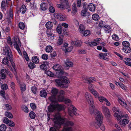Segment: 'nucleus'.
<instances>
[{
    "label": "nucleus",
    "instance_id": "obj_27",
    "mask_svg": "<svg viewBox=\"0 0 131 131\" xmlns=\"http://www.w3.org/2000/svg\"><path fill=\"white\" fill-rule=\"evenodd\" d=\"M32 61L34 63H37L39 62V59L37 56H35L32 58Z\"/></svg>",
    "mask_w": 131,
    "mask_h": 131
},
{
    "label": "nucleus",
    "instance_id": "obj_35",
    "mask_svg": "<svg viewBox=\"0 0 131 131\" xmlns=\"http://www.w3.org/2000/svg\"><path fill=\"white\" fill-rule=\"evenodd\" d=\"M26 11V8L25 6L24 5L22 6L20 9V12L22 14H24L25 13Z\"/></svg>",
    "mask_w": 131,
    "mask_h": 131
},
{
    "label": "nucleus",
    "instance_id": "obj_5",
    "mask_svg": "<svg viewBox=\"0 0 131 131\" xmlns=\"http://www.w3.org/2000/svg\"><path fill=\"white\" fill-rule=\"evenodd\" d=\"M59 78L61 80L57 79L55 81L58 86L61 88H67L68 84L69 82L68 79L66 76H63L62 75H58Z\"/></svg>",
    "mask_w": 131,
    "mask_h": 131
},
{
    "label": "nucleus",
    "instance_id": "obj_52",
    "mask_svg": "<svg viewBox=\"0 0 131 131\" xmlns=\"http://www.w3.org/2000/svg\"><path fill=\"white\" fill-rule=\"evenodd\" d=\"M42 58L45 60H47L48 59V55L46 54H44L41 56Z\"/></svg>",
    "mask_w": 131,
    "mask_h": 131
},
{
    "label": "nucleus",
    "instance_id": "obj_49",
    "mask_svg": "<svg viewBox=\"0 0 131 131\" xmlns=\"http://www.w3.org/2000/svg\"><path fill=\"white\" fill-rule=\"evenodd\" d=\"M19 27L20 29H23L25 27L24 23L22 22L19 23Z\"/></svg>",
    "mask_w": 131,
    "mask_h": 131
},
{
    "label": "nucleus",
    "instance_id": "obj_43",
    "mask_svg": "<svg viewBox=\"0 0 131 131\" xmlns=\"http://www.w3.org/2000/svg\"><path fill=\"white\" fill-rule=\"evenodd\" d=\"M79 29L80 31L82 33H83V32L85 30V28L84 26L82 24H80L79 26Z\"/></svg>",
    "mask_w": 131,
    "mask_h": 131
},
{
    "label": "nucleus",
    "instance_id": "obj_29",
    "mask_svg": "<svg viewBox=\"0 0 131 131\" xmlns=\"http://www.w3.org/2000/svg\"><path fill=\"white\" fill-rule=\"evenodd\" d=\"M30 9L33 10H35L37 9L36 4L34 2L33 3H30V5L29 6Z\"/></svg>",
    "mask_w": 131,
    "mask_h": 131
},
{
    "label": "nucleus",
    "instance_id": "obj_10",
    "mask_svg": "<svg viewBox=\"0 0 131 131\" xmlns=\"http://www.w3.org/2000/svg\"><path fill=\"white\" fill-rule=\"evenodd\" d=\"M15 40L14 42V47L16 49L19 54L21 55L22 53L19 47L21 46L20 42L18 39H17L16 41Z\"/></svg>",
    "mask_w": 131,
    "mask_h": 131
},
{
    "label": "nucleus",
    "instance_id": "obj_39",
    "mask_svg": "<svg viewBox=\"0 0 131 131\" xmlns=\"http://www.w3.org/2000/svg\"><path fill=\"white\" fill-rule=\"evenodd\" d=\"M92 19L95 21L98 20L99 19V17L98 15L97 14H94L92 16Z\"/></svg>",
    "mask_w": 131,
    "mask_h": 131
},
{
    "label": "nucleus",
    "instance_id": "obj_32",
    "mask_svg": "<svg viewBox=\"0 0 131 131\" xmlns=\"http://www.w3.org/2000/svg\"><path fill=\"white\" fill-rule=\"evenodd\" d=\"M41 8L43 11L46 10L47 8L46 3H42L40 5Z\"/></svg>",
    "mask_w": 131,
    "mask_h": 131
},
{
    "label": "nucleus",
    "instance_id": "obj_26",
    "mask_svg": "<svg viewBox=\"0 0 131 131\" xmlns=\"http://www.w3.org/2000/svg\"><path fill=\"white\" fill-rule=\"evenodd\" d=\"M46 33L48 37L52 38L54 36V35L51 32L50 29H48L46 31Z\"/></svg>",
    "mask_w": 131,
    "mask_h": 131
},
{
    "label": "nucleus",
    "instance_id": "obj_53",
    "mask_svg": "<svg viewBox=\"0 0 131 131\" xmlns=\"http://www.w3.org/2000/svg\"><path fill=\"white\" fill-rule=\"evenodd\" d=\"M89 77L86 76H83L82 77L83 79L85 81V82L86 83H89Z\"/></svg>",
    "mask_w": 131,
    "mask_h": 131
},
{
    "label": "nucleus",
    "instance_id": "obj_3",
    "mask_svg": "<svg viewBox=\"0 0 131 131\" xmlns=\"http://www.w3.org/2000/svg\"><path fill=\"white\" fill-rule=\"evenodd\" d=\"M86 100L89 104V111L91 114H94L99 111L95 108L94 100L92 96L90 94L86 92L85 94Z\"/></svg>",
    "mask_w": 131,
    "mask_h": 131
},
{
    "label": "nucleus",
    "instance_id": "obj_37",
    "mask_svg": "<svg viewBox=\"0 0 131 131\" xmlns=\"http://www.w3.org/2000/svg\"><path fill=\"white\" fill-rule=\"evenodd\" d=\"M20 84L21 91L22 92L26 90V88L25 84L23 83H21Z\"/></svg>",
    "mask_w": 131,
    "mask_h": 131
},
{
    "label": "nucleus",
    "instance_id": "obj_28",
    "mask_svg": "<svg viewBox=\"0 0 131 131\" xmlns=\"http://www.w3.org/2000/svg\"><path fill=\"white\" fill-rule=\"evenodd\" d=\"M61 49L64 50L65 52H70L72 50L73 48L72 47H69L67 48L66 47H64V46H63L61 47Z\"/></svg>",
    "mask_w": 131,
    "mask_h": 131
},
{
    "label": "nucleus",
    "instance_id": "obj_56",
    "mask_svg": "<svg viewBox=\"0 0 131 131\" xmlns=\"http://www.w3.org/2000/svg\"><path fill=\"white\" fill-rule=\"evenodd\" d=\"M89 83V84L88 86V88L89 90L91 92L93 91V90H94V89H93V85L90 83Z\"/></svg>",
    "mask_w": 131,
    "mask_h": 131
},
{
    "label": "nucleus",
    "instance_id": "obj_4",
    "mask_svg": "<svg viewBox=\"0 0 131 131\" xmlns=\"http://www.w3.org/2000/svg\"><path fill=\"white\" fill-rule=\"evenodd\" d=\"M114 116L117 119V121L122 127H125L129 122V116L127 114L123 115L121 116L117 113H115Z\"/></svg>",
    "mask_w": 131,
    "mask_h": 131
},
{
    "label": "nucleus",
    "instance_id": "obj_44",
    "mask_svg": "<svg viewBox=\"0 0 131 131\" xmlns=\"http://www.w3.org/2000/svg\"><path fill=\"white\" fill-rule=\"evenodd\" d=\"M74 125L73 123L71 121H67L65 124V126H72Z\"/></svg>",
    "mask_w": 131,
    "mask_h": 131
},
{
    "label": "nucleus",
    "instance_id": "obj_63",
    "mask_svg": "<svg viewBox=\"0 0 131 131\" xmlns=\"http://www.w3.org/2000/svg\"><path fill=\"white\" fill-rule=\"evenodd\" d=\"M49 10L50 12L52 13H53L55 11L54 7L52 6H51L49 7Z\"/></svg>",
    "mask_w": 131,
    "mask_h": 131
},
{
    "label": "nucleus",
    "instance_id": "obj_59",
    "mask_svg": "<svg viewBox=\"0 0 131 131\" xmlns=\"http://www.w3.org/2000/svg\"><path fill=\"white\" fill-rule=\"evenodd\" d=\"M112 110L113 112L116 113L117 112H119V110L118 107H114L112 108Z\"/></svg>",
    "mask_w": 131,
    "mask_h": 131
},
{
    "label": "nucleus",
    "instance_id": "obj_60",
    "mask_svg": "<svg viewBox=\"0 0 131 131\" xmlns=\"http://www.w3.org/2000/svg\"><path fill=\"white\" fill-rule=\"evenodd\" d=\"M5 105L6 107V109L7 110H10L12 109L11 106L8 104H5Z\"/></svg>",
    "mask_w": 131,
    "mask_h": 131
},
{
    "label": "nucleus",
    "instance_id": "obj_41",
    "mask_svg": "<svg viewBox=\"0 0 131 131\" xmlns=\"http://www.w3.org/2000/svg\"><path fill=\"white\" fill-rule=\"evenodd\" d=\"M29 115L31 119H34L36 117V114L34 112L31 111L29 113Z\"/></svg>",
    "mask_w": 131,
    "mask_h": 131
},
{
    "label": "nucleus",
    "instance_id": "obj_9",
    "mask_svg": "<svg viewBox=\"0 0 131 131\" xmlns=\"http://www.w3.org/2000/svg\"><path fill=\"white\" fill-rule=\"evenodd\" d=\"M77 109L74 106L72 105L71 107H69L68 109V113L69 115L72 117L74 115L76 116L79 115V114L76 112Z\"/></svg>",
    "mask_w": 131,
    "mask_h": 131
},
{
    "label": "nucleus",
    "instance_id": "obj_58",
    "mask_svg": "<svg viewBox=\"0 0 131 131\" xmlns=\"http://www.w3.org/2000/svg\"><path fill=\"white\" fill-rule=\"evenodd\" d=\"M46 73L48 76L50 77H53L54 76V74L53 73L50 71H47Z\"/></svg>",
    "mask_w": 131,
    "mask_h": 131
},
{
    "label": "nucleus",
    "instance_id": "obj_6",
    "mask_svg": "<svg viewBox=\"0 0 131 131\" xmlns=\"http://www.w3.org/2000/svg\"><path fill=\"white\" fill-rule=\"evenodd\" d=\"M58 7L63 10L65 9H68V12L71 11V9L68 0H64V2L61 4H59L57 5Z\"/></svg>",
    "mask_w": 131,
    "mask_h": 131
},
{
    "label": "nucleus",
    "instance_id": "obj_55",
    "mask_svg": "<svg viewBox=\"0 0 131 131\" xmlns=\"http://www.w3.org/2000/svg\"><path fill=\"white\" fill-rule=\"evenodd\" d=\"M5 92L4 90H2L0 91V95L1 96H2L5 99H6V97L5 96Z\"/></svg>",
    "mask_w": 131,
    "mask_h": 131
},
{
    "label": "nucleus",
    "instance_id": "obj_50",
    "mask_svg": "<svg viewBox=\"0 0 131 131\" xmlns=\"http://www.w3.org/2000/svg\"><path fill=\"white\" fill-rule=\"evenodd\" d=\"M97 98L99 99V101L101 102H103L104 101H105V100L106 99V98L102 96H99V97H97Z\"/></svg>",
    "mask_w": 131,
    "mask_h": 131
},
{
    "label": "nucleus",
    "instance_id": "obj_61",
    "mask_svg": "<svg viewBox=\"0 0 131 131\" xmlns=\"http://www.w3.org/2000/svg\"><path fill=\"white\" fill-rule=\"evenodd\" d=\"M115 127L117 129V130H114L113 131H122L120 127L117 124L115 125Z\"/></svg>",
    "mask_w": 131,
    "mask_h": 131
},
{
    "label": "nucleus",
    "instance_id": "obj_12",
    "mask_svg": "<svg viewBox=\"0 0 131 131\" xmlns=\"http://www.w3.org/2000/svg\"><path fill=\"white\" fill-rule=\"evenodd\" d=\"M9 73L8 69H2L0 72L1 76L2 79H5L6 78V74Z\"/></svg>",
    "mask_w": 131,
    "mask_h": 131
},
{
    "label": "nucleus",
    "instance_id": "obj_13",
    "mask_svg": "<svg viewBox=\"0 0 131 131\" xmlns=\"http://www.w3.org/2000/svg\"><path fill=\"white\" fill-rule=\"evenodd\" d=\"M51 101L52 103L50 105L48 106V110L49 112H53L56 109L55 104V102H56Z\"/></svg>",
    "mask_w": 131,
    "mask_h": 131
},
{
    "label": "nucleus",
    "instance_id": "obj_14",
    "mask_svg": "<svg viewBox=\"0 0 131 131\" xmlns=\"http://www.w3.org/2000/svg\"><path fill=\"white\" fill-rule=\"evenodd\" d=\"M65 63L66 65L65 68L67 69H68L69 67H71L73 65L72 62L68 59H67L65 61Z\"/></svg>",
    "mask_w": 131,
    "mask_h": 131
},
{
    "label": "nucleus",
    "instance_id": "obj_46",
    "mask_svg": "<svg viewBox=\"0 0 131 131\" xmlns=\"http://www.w3.org/2000/svg\"><path fill=\"white\" fill-rule=\"evenodd\" d=\"M5 114L6 116L9 118H12L13 117L12 114L10 112H5Z\"/></svg>",
    "mask_w": 131,
    "mask_h": 131
},
{
    "label": "nucleus",
    "instance_id": "obj_42",
    "mask_svg": "<svg viewBox=\"0 0 131 131\" xmlns=\"http://www.w3.org/2000/svg\"><path fill=\"white\" fill-rule=\"evenodd\" d=\"M28 66L29 68L32 69L35 68L36 65L35 64L32 62H30L28 64Z\"/></svg>",
    "mask_w": 131,
    "mask_h": 131
},
{
    "label": "nucleus",
    "instance_id": "obj_24",
    "mask_svg": "<svg viewBox=\"0 0 131 131\" xmlns=\"http://www.w3.org/2000/svg\"><path fill=\"white\" fill-rule=\"evenodd\" d=\"M72 44L75 46L77 47H80L81 46V43L80 41L79 40L76 41H72L71 42Z\"/></svg>",
    "mask_w": 131,
    "mask_h": 131
},
{
    "label": "nucleus",
    "instance_id": "obj_34",
    "mask_svg": "<svg viewBox=\"0 0 131 131\" xmlns=\"http://www.w3.org/2000/svg\"><path fill=\"white\" fill-rule=\"evenodd\" d=\"M62 30H63V27L60 25H58L57 28V30L58 33L60 34Z\"/></svg>",
    "mask_w": 131,
    "mask_h": 131
},
{
    "label": "nucleus",
    "instance_id": "obj_23",
    "mask_svg": "<svg viewBox=\"0 0 131 131\" xmlns=\"http://www.w3.org/2000/svg\"><path fill=\"white\" fill-rule=\"evenodd\" d=\"M47 94L46 91L45 90H42L40 92V95L42 97H46Z\"/></svg>",
    "mask_w": 131,
    "mask_h": 131
},
{
    "label": "nucleus",
    "instance_id": "obj_54",
    "mask_svg": "<svg viewBox=\"0 0 131 131\" xmlns=\"http://www.w3.org/2000/svg\"><path fill=\"white\" fill-rule=\"evenodd\" d=\"M22 109L25 112L28 113V108L25 106H23L22 107Z\"/></svg>",
    "mask_w": 131,
    "mask_h": 131
},
{
    "label": "nucleus",
    "instance_id": "obj_30",
    "mask_svg": "<svg viewBox=\"0 0 131 131\" xmlns=\"http://www.w3.org/2000/svg\"><path fill=\"white\" fill-rule=\"evenodd\" d=\"M122 50L125 53H128L130 52V48L129 47H123L122 48Z\"/></svg>",
    "mask_w": 131,
    "mask_h": 131
},
{
    "label": "nucleus",
    "instance_id": "obj_57",
    "mask_svg": "<svg viewBox=\"0 0 131 131\" xmlns=\"http://www.w3.org/2000/svg\"><path fill=\"white\" fill-rule=\"evenodd\" d=\"M62 131H72V129L71 127H68L66 128H64Z\"/></svg>",
    "mask_w": 131,
    "mask_h": 131
},
{
    "label": "nucleus",
    "instance_id": "obj_2",
    "mask_svg": "<svg viewBox=\"0 0 131 131\" xmlns=\"http://www.w3.org/2000/svg\"><path fill=\"white\" fill-rule=\"evenodd\" d=\"M58 91V90L56 88H53L52 89L51 92L53 95L49 97V100L50 101L55 102L58 101L59 102H62L64 100V91L62 90H61L58 93L57 96L56 97L55 96L57 94Z\"/></svg>",
    "mask_w": 131,
    "mask_h": 131
},
{
    "label": "nucleus",
    "instance_id": "obj_33",
    "mask_svg": "<svg viewBox=\"0 0 131 131\" xmlns=\"http://www.w3.org/2000/svg\"><path fill=\"white\" fill-rule=\"evenodd\" d=\"M94 95L95 97L97 98L99 97V93L95 90H93V91L91 92Z\"/></svg>",
    "mask_w": 131,
    "mask_h": 131
},
{
    "label": "nucleus",
    "instance_id": "obj_38",
    "mask_svg": "<svg viewBox=\"0 0 131 131\" xmlns=\"http://www.w3.org/2000/svg\"><path fill=\"white\" fill-rule=\"evenodd\" d=\"M1 86V89L3 90H7L8 88V86L6 84H2Z\"/></svg>",
    "mask_w": 131,
    "mask_h": 131
},
{
    "label": "nucleus",
    "instance_id": "obj_7",
    "mask_svg": "<svg viewBox=\"0 0 131 131\" xmlns=\"http://www.w3.org/2000/svg\"><path fill=\"white\" fill-rule=\"evenodd\" d=\"M11 53V50L8 46L6 45L3 48V54L8 57L9 59L12 56Z\"/></svg>",
    "mask_w": 131,
    "mask_h": 131
},
{
    "label": "nucleus",
    "instance_id": "obj_62",
    "mask_svg": "<svg viewBox=\"0 0 131 131\" xmlns=\"http://www.w3.org/2000/svg\"><path fill=\"white\" fill-rule=\"evenodd\" d=\"M90 33V31L89 30H86L85 31L83 34V36H86L88 35Z\"/></svg>",
    "mask_w": 131,
    "mask_h": 131
},
{
    "label": "nucleus",
    "instance_id": "obj_1",
    "mask_svg": "<svg viewBox=\"0 0 131 131\" xmlns=\"http://www.w3.org/2000/svg\"><path fill=\"white\" fill-rule=\"evenodd\" d=\"M94 116L95 118L96 121L90 123V125L92 126H94L96 128H100L101 129L104 131L105 129V128L104 125L102 124L103 116L101 113L99 111H97L94 114H92Z\"/></svg>",
    "mask_w": 131,
    "mask_h": 131
},
{
    "label": "nucleus",
    "instance_id": "obj_64",
    "mask_svg": "<svg viewBox=\"0 0 131 131\" xmlns=\"http://www.w3.org/2000/svg\"><path fill=\"white\" fill-rule=\"evenodd\" d=\"M112 37L113 39L115 40H117L118 39V37L117 36L116 34L113 35L112 36Z\"/></svg>",
    "mask_w": 131,
    "mask_h": 131
},
{
    "label": "nucleus",
    "instance_id": "obj_11",
    "mask_svg": "<svg viewBox=\"0 0 131 131\" xmlns=\"http://www.w3.org/2000/svg\"><path fill=\"white\" fill-rule=\"evenodd\" d=\"M102 109L106 117L107 118H109L110 116V113L108 108L106 106L103 105Z\"/></svg>",
    "mask_w": 131,
    "mask_h": 131
},
{
    "label": "nucleus",
    "instance_id": "obj_15",
    "mask_svg": "<svg viewBox=\"0 0 131 131\" xmlns=\"http://www.w3.org/2000/svg\"><path fill=\"white\" fill-rule=\"evenodd\" d=\"M49 64L48 62L47 61L43 62L40 65V68L42 70H46L47 69Z\"/></svg>",
    "mask_w": 131,
    "mask_h": 131
},
{
    "label": "nucleus",
    "instance_id": "obj_48",
    "mask_svg": "<svg viewBox=\"0 0 131 131\" xmlns=\"http://www.w3.org/2000/svg\"><path fill=\"white\" fill-rule=\"evenodd\" d=\"M9 60L7 57L4 58L2 60L3 63L5 64H7L8 63Z\"/></svg>",
    "mask_w": 131,
    "mask_h": 131
},
{
    "label": "nucleus",
    "instance_id": "obj_8",
    "mask_svg": "<svg viewBox=\"0 0 131 131\" xmlns=\"http://www.w3.org/2000/svg\"><path fill=\"white\" fill-rule=\"evenodd\" d=\"M52 68L54 70L57 71L56 74L58 75H62L64 73L62 66L59 64L55 65Z\"/></svg>",
    "mask_w": 131,
    "mask_h": 131
},
{
    "label": "nucleus",
    "instance_id": "obj_51",
    "mask_svg": "<svg viewBox=\"0 0 131 131\" xmlns=\"http://www.w3.org/2000/svg\"><path fill=\"white\" fill-rule=\"evenodd\" d=\"M122 44L124 46L123 47H129V43L128 41H125L123 42Z\"/></svg>",
    "mask_w": 131,
    "mask_h": 131
},
{
    "label": "nucleus",
    "instance_id": "obj_19",
    "mask_svg": "<svg viewBox=\"0 0 131 131\" xmlns=\"http://www.w3.org/2000/svg\"><path fill=\"white\" fill-rule=\"evenodd\" d=\"M61 26L63 27V33L65 35H67V30L68 27V24L66 23H63L62 24Z\"/></svg>",
    "mask_w": 131,
    "mask_h": 131
},
{
    "label": "nucleus",
    "instance_id": "obj_16",
    "mask_svg": "<svg viewBox=\"0 0 131 131\" xmlns=\"http://www.w3.org/2000/svg\"><path fill=\"white\" fill-rule=\"evenodd\" d=\"M124 100L122 98H119L118 99V102L120 104L122 105L125 106L126 109L128 110V107Z\"/></svg>",
    "mask_w": 131,
    "mask_h": 131
},
{
    "label": "nucleus",
    "instance_id": "obj_25",
    "mask_svg": "<svg viewBox=\"0 0 131 131\" xmlns=\"http://www.w3.org/2000/svg\"><path fill=\"white\" fill-rule=\"evenodd\" d=\"M45 25L47 28L48 29H51L52 27V22L50 21H48L46 23Z\"/></svg>",
    "mask_w": 131,
    "mask_h": 131
},
{
    "label": "nucleus",
    "instance_id": "obj_18",
    "mask_svg": "<svg viewBox=\"0 0 131 131\" xmlns=\"http://www.w3.org/2000/svg\"><path fill=\"white\" fill-rule=\"evenodd\" d=\"M77 12V10L76 6V4L75 3H73L72 5L71 14L72 15H74Z\"/></svg>",
    "mask_w": 131,
    "mask_h": 131
},
{
    "label": "nucleus",
    "instance_id": "obj_21",
    "mask_svg": "<svg viewBox=\"0 0 131 131\" xmlns=\"http://www.w3.org/2000/svg\"><path fill=\"white\" fill-rule=\"evenodd\" d=\"M63 35H62L59 36L57 42V44L58 45H61L63 43Z\"/></svg>",
    "mask_w": 131,
    "mask_h": 131
},
{
    "label": "nucleus",
    "instance_id": "obj_20",
    "mask_svg": "<svg viewBox=\"0 0 131 131\" xmlns=\"http://www.w3.org/2000/svg\"><path fill=\"white\" fill-rule=\"evenodd\" d=\"M104 27L105 28L104 30L105 32L108 33L111 30V27L108 25H105L104 26Z\"/></svg>",
    "mask_w": 131,
    "mask_h": 131
},
{
    "label": "nucleus",
    "instance_id": "obj_47",
    "mask_svg": "<svg viewBox=\"0 0 131 131\" xmlns=\"http://www.w3.org/2000/svg\"><path fill=\"white\" fill-rule=\"evenodd\" d=\"M13 9L10 8L9 9V16L10 18L12 19L13 18Z\"/></svg>",
    "mask_w": 131,
    "mask_h": 131
},
{
    "label": "nucleus",
    "instance_id": "obj_40",
    "mask_svg": "<svg viewBox=\"0 0 131 131\" xmlns=\"http://www.w3.org/2000/svg\"><path fill=\"white\" fill-rule=\"evenodd\" d=\"M6 125L4 124H2L0 126V131H6Z\"/></svg>",
    "mask_w": 131,
    "mask_h": 131
},
{
    "label": "nucleus",
    "instance_id": "obj_45",
    "mask_svg": "<svg viewBox=\"0 0 131 131\" xmlns=\"http://www.w3.org/2000/svg\"><path fill=\"white\" fill-rule=\"evenodd\" d=\"M31 90L34 94H35L36 93L37 89L35 86H32L31 88Z\"/></svg>",
    "mask_w": 131,
    "mask_h": 131
},
{
    "label": "nucleus",
    "instance_id": "obj_22",
    "mask_svg": "<svg viewBox=\"0 0 131 131\" xmlns=\"http://www.w3.org/2000/svg\"><path fill=\"white\" fill-rule=\"evenodd\" d=\"M95 6L93 4H90L88 6V8L89 9L90 11H94L95 9Z\"/></svg>",
    "mask_w": 131,
    "mask_h": 131
},
{
    "label": "nucleus",
    "instance_id": "obj_31",
    "mask_svg": "<svg viewBox=\"0 0 131 131\" xmlns=\"http://www.w3.org/2000/svg\"><path fill=\"white\" fill-rule=\"evenodd\" d=\"M52 48L50 46H48L45 48V51L47 52H51L52 51Z\"/></svg>",
    "mask_w": 131,
    "mask_h": 131
},
{
    "label": "nucleus",
    "instance_id": "obj_36",
    "mask_svg": "<svg viewBox=\"0 0 131 131\" xmlns=\"http://www.w3.org/2000/svg\"><path fill=\"white\" fill-rule=\"evenodd\" d=\"M81 14L82 16H86L89 15V13L87 11V9H84L81 12Z\"/></svg>",
    "mask_w": 131,
    "mask_h": 131
},
{
    "label": "nucleus",
    "instance_id": "obj_17",
    "mask_svg": "<svg viewBox=\"0 0 131 131\" xmlns=\"http://www.w3.org/2000/svg\"><path fill=\"white\" fill-rule=\"evenodd\" d=\"M58 101H57L55 102L56 109H57L58 111H61L62 110H63L65 108L64 106L63 105L58 104L57 102Z\"/></svg>",
    "mask_w": 131,
    "mask_h": 131
}]
</instances>
